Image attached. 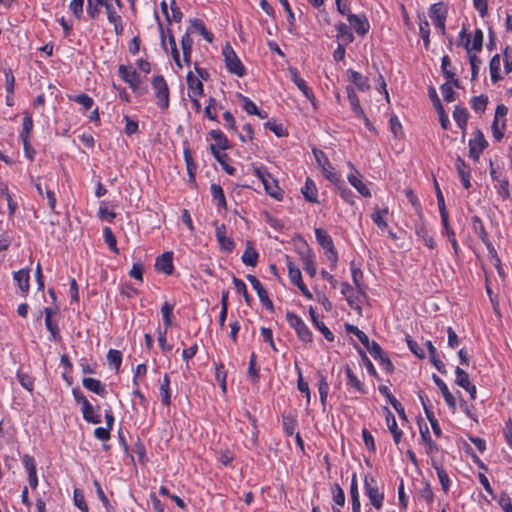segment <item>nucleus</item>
Here are the masks:
<instances>
[{
  "label": "nucleus",
  "instance_id": "obj_1",
  "mask_svg": "<svg viewBox=\"0 0 512 512\" xmlns=\"http://www.w3.org/2000/svg\"><path fill=\"white\" fill-rule=\"evenodd\" d=\"M223 57L226 68L230 73L235 74L238 77L245 75V67L229 43H227L223 48Z\"/></svg>",
  "mask_w": 512,
  "mask_h": 512
},
{
  "label": "nucleus",
  "instance_id": "obj_2",
  "mask_svg": "<svg viewBox=\"0 0 512 512\" xmlns=\"http://www.w3.org/2000/svg\"><path fill=\"white\" fill-rule=\"evenodd\" d=\"M152 87L155 92L157 104L162 110H167L169 107V88L163 76H155L151 81Z\"/></svg>",
  "mask_w": 512,
  "mask_h": 512
},
{
  "label": "nucleus",
  "instance_id": "obj_3",
  "mask_svg": "<svg viewBox=\"0 0 512 512\" xmlns=\"http://www.w3.org/2000/svg\"><path fill=\"white\" fill-rule=\"evenodd\" d=\"M286 320L289 325L295 329L298 337L302 341L308 343L312 342V333L300 317H298L293 312H287Z\"/></svg>",
  "mask_w": 512,
  "mask_h": 512
},
{
  "label": "nucleus",
  "instance_id": "obj_4",
  "mask_svg": "<svg viewBox=\"0 0 512 512\" xmlns=\"http://www.w3.org/2000/svg\"><path fill=\"white\" fill-rule=\"evenodd\" d=\"M313 154L318 165L322 168V172L326 179H328L331 183H338L340 181L339 175L334 171V168L330 164L328 158L325 153L319 149H313Z\"/></svg>",
  "mask_w": 512,
  "mask_h": 512
},
{
  "label": "nucleus",
  "instance_id": "obj_5",
  "mask_svg": "<svg viewBox=\"0 0 512 512\" xmlns=\"http://www.w3.org/2000/svg\"><path fill=\"white\" fill-rule=\"evenodd\" d=\"M365 493L373 507L379 510L382 507L384 494L379 492L377 481L373 477H365Z\"/></svg>",
  "mask_w": 512,
  "mask_h": 512
},
{
  "label": "nucleus",
  "instance_id": "obj_6",
  "mask_svg": "<svg viewBox=\"0 0 512 512\" xmlns=\"http://www.w3.org/2000/svg\"><path fill=\"white\" fill-rule=\"evenodd\" d=\"M488 142L486 141L483 133L477 130L475 137L469 141V157L474 161L479 160L481 152L487 147Z\"/></svg>",
  "mask_w": 512,
  "mask_h": 512
},
{
  "label": "nucleus",
  "instance_id": "obj_7",
  "mask_svg": "<svg viewBox=\"0 0 512 512\" xmlns=\"http://www.w3.org/2000/svg\"><path fill=\"white\" fill-rule=\"evenodd\" d=\"M247 280L250 282V284L252 285V287L254 288V290L256 291L258 297H259V300L260 302L268 309L270 310L271 312L274 311V305L272 303V301L269 299V296H268V292L266 291V289L262 286V284L260 283V281L254 276V275H251V274H248L246 276Z\"/></svg>",
  "mask_w": 512,
  "mask_h": 512
},
{
  "label": "nucleus",
  "instance_id": "obj_8",
  "mask_svg": "<svg viewBox=\"0 0 512 512\" xmlns=\"http://www.w3.org/2000/svg\"><path fill=\"white\" fill-rule=\"evenodd\" d=\"M347 18L357 34L364 36L368 33L370 25L365 15L348 14Z\"/></svg>",
  "mask_w": 512,
  "mask_h": 512
},
{
  "label": "nucleus",
  "instance_id": "obj_9",
  "mask_svg": "<svg viewBox=\"0 0 512 512\" xmlns=\"http://www.w3.org/2000/svg\"><path fill=\"white\" fill-rule=\"evenodd\" d=\"M173 253L172 252H164L162 255L157 257L155 262V268L157 271L164 272L167 275H171L173 273Z\"/></svg>",
  "mask_w": 512,
  "mask_h": 512
},
{
  "label": "nucleus",
  "instance_id": "obj_10",
  "mask_svg": "<svg viewBox=\"0 0 512 512\" xmlns=\"http://www.w3.org/2000/svg\"><path fill=\"white\" fill-rule=\"evenodd\" d=\"M289 73L291 76V80L302 91V93L305 95V97L309 100H312L313 99L312 91L306 85V82L300 77L298 70L294 67H289Z\"/></svg>",
  "mask_w": 512,
  "mask_h": 512
},
{
  "label": "nucleus",
  "instance_id": "obj_11",
  "mask_svg": "<svg viewBox=\"0 0 512 512\" xmlns=\"http://www.w3.org/2000/svg\"><path fill=\"white\" fill-rule=\"evenodd\" d=\"M433 381L435 384L439 387V389L442 392V395L445 399V402L447 405L454 411L456 409V399L455 397L450 393L447 385L444 383L442 379H440L436 374H433Z\"/></svg>",
  "mask_w": 512,
  "mask_h": 512
},
{
  "label": "nucleus",
  "instance_id": "obj_12",
  "mask_svg": "<svg viewBox=\"0 0 512 512\" xmlns=\"http://www.w3.org/2000/svg\"><path fill=\"white\" fill-rule=\"evenodd\" d=\"M456 170L461 178L462 184L466 189L471 187L470 183V168L461 157L456 159Z\"/></svg>",
  "mask_w": 512,
  "mask_h": 512
},
{
  "label": "nucleus",
  "instance_id": "obj_13",
  "mask_svg": "<svg viewBox=\"0 0 512 512\" xmlns=\"http://www.w3.org/2000/svg\"><path fill=\"white\" fill-rule=\"evenodd\" d=\"M119 76L130 85L131 88H136L139 84V76L135 70H129L125 65H120Z\"/></svg>",
  "mask_w": 512,
  "mask_h": 512
},
{
  "label": "nucleus",
  "instance_id": "obj_14",
  "mask_svg": "<svg viewBox=\"0 0 512 512\" xmlns=\"http://www.w3.org/2000/svg\"><path fill=\"white\" fill-rule=\"evenodd\" d=\"M187 85L189 93L193 96H202L203 95V83L202 81L196 77L191 71L187 74Z\"/></svg>",
  "mask_w": 512,
  "mask_h": 512
},
{
  "label": "nucleus",
  "instance_id": "obj_15",
  "mask_svg": "<svg viewBox=\"0 0 512 512\" xmlns=\"http://www.w3.org/2000/svg\"><path fill=\"white\" fill-rule=\"evenodd\" d=\"M82 385L89 391L104 397L106 394L105 386L97 379L83 378Z\"/></svg>",
  "mask_w": 512,
  "mask_h": 512
},
{
  "label": "nucleus",
  "instance_id": "obj_16",
  "mask_svg": "<svg viewBox=\"0 0 512 512\" xmlns=\"http://www.w3.org/2000/svg\"><path fill=\"white\" fill-rule=\"evenodd\" d=\"M210 150L225 172L229 175H233L235 173V168L227 163L229 159L228 155L226 153H220L219 150L216 149V145H210Z\"/></svg>",
  "mask_w": 512,
  "mask_h": 512
},
{
  "label": "nucleus",
  "instance_id": "obj_17",
  "mask_svg": "<svg viewBox=\"0 0 512 512\" xmlns=\"http://www.w3.org/2000/svg\"><path fill=\"white\" fill-rule=\"evenodd\" d=\"M385 410L387 426L393 435L394 442L398 444L402 436V431L398 428L396 419L391 411L388 408H385Z\"/></svg>",
  "mask_w": 512,
  "mask_h": 512
},
{
  "label": "nucleus",
  "instance_id": "obj_18",
  "mask_svg": "<svg viewBox=\"0 0 512 512\" xmlns=\"http://www.w3.org/2000/svg\"><path fill=\"white\" fill-rule=\"evenodd\" d=\"M347 73L349 74V80L353 82L359 90L368 91L370 89V84L367 77L351 69L348 70Z\"/></svg>",
  "mask_w": 512,
  "mask_h": 512
},
{
  "label": "nucleus",
  "instance_id": "obj_19",
  "mask_svg": "<svg viewBox=\"0 0 512 512\" xmlns=\"http://www.w3.org/2000/svg\"><path fill=\"white\" fill-rule=\"evenodd\" d=\"M447 13V7L442 2L435 3L431 5V7L429 8V16L435 22L440 20H446Z\"/></svg>",
  "mask_w": 512,
  "mask_h": 512
},
{
  "label": "nucleus",
  "instance_id": "obj_20",
  "mask_svg": "<svg viewBox=\"0 0 512 512\" xmlns=\"http://www.w3.org/2000/svg\"><path fill=\"white\" fill-rule=\"evenodd\" d=\"M346 91H347L349 103H350L351 108H352L353 112L355 113V115L357 117H364V111L360 106V101L354 91V88L351 86H347Z\"/></svg>",
  "mask_w": 512,
  "mask_h": 512
},
{
  "label": "nucleus",
  "instance_id": "obj_21",
  "mask_svg": "<svg viewBox=\"0 0 512 512\" xmlns=\"http://www.w3.org/2000/svg\"><path fill=\"white\" fill-rule=\"evenodd\" d=\"M14 280L17 282L18 287L20 290L24 293H27L29 291V270L28 269H21L14 273L13 275Z\"/></svg>",
  "mask_w": 512,
  "mask_h": 512
},
{
  "label": "nucleus",
  "instance_id": "obj_22",
  "mask_svg": "<svg viewBox=\"0 0 512 512\" xmlns=\"http://www.w3.org/2000/svg\"><path fill=\"white\" fill-rule=\"evenodd\" d=\"M211 138L215 141L212 145H216V149L227 150L230 148L227 137L222 133L221 130L214 129L210 131Z\"/></svg>",
  "mask_w": 512,
  "mask_h": 512
},
{
  "label": "nucleus",
  "instance_id": "obj_23",
  "mask_svg": "<svg viewBox=\"0 0 512 512\" xmlns=\"http://www.w3.org/2000/svg\"><path fill=\"white\" fill-rule=\"evenodd\" d=\"M242 261L245 265L255 267L258 263V253L252 247L251 242H247L246 249L242 255Z\"/></svg>",
  "mask_w": 512,
  "mask_h": 512
},
{
  "label": "nucleus",
  "instance_id": "obj_24",
  "mask_svg": "<svg viewBox=\"0 0 512 512\" xmlns=\"http://www.w3.org/2000/svg\"><path fill=\"white\" fill-rule=\"evenodd\" d=\"M301 191L307 201L312 203L318 202L317 188L315 183L310 178H307L305 186L301 189Z\"/></svg>",
  "mask_w": 512,
  "mask_h": 512
},
{
  "label": "nucleus",
  "instance_id": "obj_25",
  "mask_svg": "<svg viewBox=\"0 0 512 512\" xmlns=\"http://www.w3.org/2000/svg\"><path fill=\"white\" fill-rule=\"evenodd\" d=\"M83 418L93 424H98L101 422V417L99 414L95 413L93 406L89 401H85L82 406Z\"/></svg>",
  "mask_w": 512,
  "mask_h": 512
},
{
  "label": "nucleus",
  "instance_id": "obj_26",
  "mask_svg": "<svg viewBox=\"0 0 512 512\" xmlns=\"http://www.w3.org/2000/svg\"><path fill=\"white\" fill-rule=\"evenodd\" d=\"M418 19H419L420 35H421V37L423 39L425 48L428 49L429 48V44H430L429 22L427 21L426 16L424 14L418 15Z\"/></svg>",
  "mask_w": 512,
  "mask_h": 512
},
{
  "label": "nucleus",
  "instance_id": "obj_27",
  "mask_svg": "<svg viewBox=\"0 0 512 512\" xmlns=\"http://www.w3.org/2000/svg\"><path fill=\"white\" fill-rule=\"evenodd\" d=\"M337 38H339L343 44H350L354 41V36L350 28L345 23H338L336 25Z\"/></svg>",
  "mask_w": 512,
  "mask_h": 512
},
{
  "label": "nucleus",
  "instance_id": "obj_28",
  "mask_svg": "<svg viewBox=\"0 0 512 512\" xmlns=\"http://www.w3.org/2000/svg\"><path fill=\"white\" fill-rule=\"evenodd\" d=\"M473 224L475 231L478 235V237L487 245V247L490 249V251H494V249L491 247V243L489 242L488 234L484 228V225L479 217L474 216L473 217Z\"/></svg>",
  "mask_w": 512,
  "mask_h": 512
},
{
  "label": "nucleus",
  "instance_id": "obj_29",
  "mask_svg": "<svg viewBox=\"0 0 512 512\" xmlns=\"http://www.w3.org/2000/svg\"><path fill=\"white\" fill-rule=\"evenodd\" d=\"M315 236L318 241V243L325 249V250H331L333 248L334 244L332 241V238L330 235L321 228L315 229Z\"/></svg>",
  "mask_w": 512,
  "mask_h": 512
},
{
  "label": "nucleus",
  "instance_id": "obj_30",
  "mask_svg": "<svg viewBox=\"0 0 512 512\" xmlns=\"http://www.w3.org/2000/svg\"><path fill=\"white\" fill-rule=\"evenodd\" d=\"M468 111L464 107L456 106L453 111V118L457 125L464 130L468 121Z\"/></svg>",
  "mask_w": 512,
  "mask_h": 512
},
{
  "label": "nucleus",
  "instance_id": "obj_31",
  "mask_svg": "<svg viewBox=\"0 0 512 512\" xmlns=\"http://www.w3.org/2000/svg\"><path fill=\"white\" fill-rule=\"evenodd\" d=\"M348 181L362 196H371L369 188L360 180L358 176L351 174L348 176Z\"/></svg>",
  "mask_w": 512,
  "mask_h": 512
},
{
  "label": "nucleus",
  "instance_id": "obj_32",
  "mask_svg": "<svg viewBox=\"0 0 512 512\" xmlns=\"http://www.w3.org/2000/svg\"><path fill=\"white\" fill-rule=\"evenodd\" d=\"M500 65H501L500 56L498 54H496L491 58L490 63H489L491 80L493 83H496L502 79V77L499 74Z\"/></svg>",
  "mask_w": 512,
  "mask_h": 512
},
{
  "label": "nucleus",
  "instance_id": "obj_33",
  "mask_svg": "<svg viewBox=\"0 0 512 512\" xmlns=\"http://www.w3.org/2000/svg\"><path fill=\"white\" fill-rule=\"evenodd\" d=\"M211 194L213 200L216 202L217 206L220 208H226V199L223 192V189L218 184H211Z\"/></svg>",
  "mask_w": 512,
  "mask_h": 512
},
{
  "label": "nucleus",
  "instance_id": "obj_34",
  "mask_svg": "<svg viewBox=\"0 0 512 512\" xmlns=\"http://www.w3.org/2000/svg\"><path fill=\"white\" fill-rule=\"evenodd\" d=\"M426 345L429 351L430 360L433 363V365L440 373H445V365L440 359L437 358V350L432 344V342L427 341Z\"/></svg>",
  "mask_w": 512,
  "mask_h": 512
},
{
  "label": "nucleus",
  "instance_id": "obj_35",
  "mask_svg": "<svg viewBox=\"0 0 512 512\" xmlns=\"http://www.w3.org/2000/svg\"><path fill=\"white\" fill-rule=\"evenodd\" d=\"M170 378L168 374H165L163 377V381L160 385V394L162 398V403L166 406H169L171 404V398H170Z\"/></svg>",
  "mask_w": 512,
  "mask_h": 512
},
{
  "label": "nucleus",
  "instance_id": "obj_36",
  "mask_svg": "<svg viewBox=\"0 0 512 512\" xmlns=\"http://www.w3.org/2000/svg\"><path fill=\"white\" fill-rule=\"evenodd\" d=\"M191 24L192 27L205 38V40H207L210 43L213 41V34L206 29L201 19H193Z\"/></svg>",
  "mask_w": 512,
  "mask_h": 512
},
{
  "label": "nucleus",
  "instance_id": "obj_37",
  "mask_svg": "<svg viewBox=\"0 0 512 512\" xmlns=\"http://www.w3.org/2000/svg\"><path fill=\"white\" fill-rule=\"evenodd\" d=\"M388 213V209H378L376 208L374 212L371 215L372 220L374 223L380 228L385 229L387 228V222L384 220V215Z\"/></svg>",
  "mask_w": 512,
  "mask_h": 512
},
{
  "label": "nucleus",
  "instance_id": "obj_38",
  "mask_svg": "<svg viewBox=\"0 0 512 512\" xmlns=\"http://www.w3.org/2000/svg\"><path fill=\"white\" fill-rule=\"evenodd\" d=\"M345 329L348 333L354 334L364 346H367L369 344L368 336L363 331L358 329V327L346 323Z\"/></svg>",
  "mask_w": 512,
  "mask_h": 512
},
{
  "label": "nucleus",
  "instance_id": "obj_39",
  "mask_svg": "<svg viewBox=\"0 0 512 512\" xmlns=\"http://www.w3.org/2000/svg\"><path fill=\"white\" fill-rule=\"evenodd\" d=\"M107 361L110 365H113L116 371L119 370L122 362V353L119 350L110 349L107 354Z\"/></svg>",
  "mask_w": 512,
  "mask_h": 512
},
{
  "label": "nucleus",
  "instance_id": "obj_40",
  "mask_svg": "<svg viewBox=\"0 0 512 512\" xmlns=\"http://www.w3.org/2000/svg\"><path fill=\"white\" fill-rule=\"evenodd\" d=\"M456 384L462 388H467L471 383L469 381V375L462 368L457 367L455 370Z\"/></svg>",
  "mask_w": 512,
  "mask_h": 512
},
{
  "label": "nucleus",
  "instance_id": "obj_41",
  "mask_svg": "<svg viewBox=\"0 0 512 512\" xmlns=\"http://www.w3.org/2000/svg\"><path fill=\"white\" fill-rule=\"evenodd\" d=\"M103 235L105 242L107 243L109 248L115 253H118L116 237L113 234L112 230L109 227H105L103 230Z\"/></svg>",
  "mask_w": 512,
  "mask_h": 512
},
{
  "label": "nucleus",
  "instance_id": "obj_42",
  "mask_svg": "<svg viewBox=\"0 0 512 512\" xmlns=\"http://www.w3.org/2000/svg\"><path fill=\"white\" fill-rule=\"evenodd\" d=\"M303 268L311 277L316 275V266L310 251H308V254L303 257Z\"/></svg>",
  "mask_w": 512,
  "mask_h": 512
},
{
  "label": "nucleus",
  "instance_id": "obj_43",
  "mask_svg": "<svg viewBox=\"0 0 512 512\" xmlns=\"http://www.w3.org/2000/svg\"><path fill=\"white\" fill-rule=\"evenodd\" d=\"M233 283H234L236 291L243 295L245 302L249 305L251 302V297L247 292L245 283L235 276H233Z\"/></svg>",
  "mask_w": 512,
  "mask_h": 512
},
{
  "label": "nucleus",
  "instance_id": "obj_44",
  "mask_svg": "<svg viewBox=\"0 0 512 512\" xmlns=\"http://www.w3.org/2000/svg\"><path fill=\"white\" fill-rule=\"evenodd\" d=\"M488 98L484 95L475 96L471 100V107L476 112H483L486 108Z\"/></svg>",
  "mask_w": 512,
  "mask_h": 512
},
{
  "label": "nucleus",
  "instance_id": "obj_45",
  "mask_svg": "<svg viewBox=\"0 0 512 512\" xmlns=\"http://www.w3.org/2000/svg\"><path fill=\"white\" fill-rule=\"evenodd\" d=\"M346 374L348 378V383L352 387H354L357 391L364 393L363 385L361 381L354 375L353 371L349 366L346 367Z\"/></svg>",
  "mask_w": 512,
  "mask_h": 512
},
{
  "label": "nucleus",
  "instance_id": "obj_46",
  "mask_svg": "<svg viewBox=\"0 0 512 512\" xmlns=\"http://www.w3.org/2000/svg\"><path fill=\"white\" fill-rule=\"evenodd\" d=\"M238 97L243 102V109L247 112V114H249V115L258 114V108L254 102H252L248 97H246L242 94H238Z\"/></svg>",
  "mask_w": 512,
  "mask_h": 512
},
{
  "label": "nucleus",
  "instance_id": "obj_47",
  "mask_svg": "<svg viewBox=\"0 0 512 512\" xmlns=\"http://www.w3.org/2000/svg\"><path fill=\"white\" fill-rule=\"evenodd\" d=\"M416 233L419 237H421L424 241V244L429 248H434V240L432 236L429 235L427 229L424 226H419L416 229Z\"/></svg>",
  "mask_w": 512,
  "mask_h": 512
},
{
  "label": "nucleus",
  "instance_id": "obj_48",
  "mask_svg": "<svg viewBox=\"0 0 512 512\" xmlns=\"http://www.w3.org/2000/svg\"><path fill=\"white\" fill-rule=\"evenodd\" d=\"M184 158L187 166V171L191 179H194L196 164L193 161L192 154L190 149L186 148L184 150Z\"/></svg>",
  "mask_w": 512,
  "mask_h": 512
},
{
  "label": "nucleus",
  "instance_id": "obj_49",
  "mask_svg": "<svg viewBox=\"0 0 512 512\" xmlns=\"http://www.w3.org/2000/svg\"><path fill=\"white\" fill-rule=\"evenodd\" d=\"M74 504L82 511L88 512V505L86 504L84 494L81 490H74Z\"/></svg>",
  "mask_w": 512,
  "mask_h": 512
},
{
  "label": "nucleus",
  "instance_id": "obj_50",
  "mask_svg": "<svg viewBox=\"0 0 512 512\" xmlns=\"http://www.w3.org/2000/svg\"><path fill=\"white\" fill-rule=\"evenodd\" d=\"M33 128V120L30 114H25L23 119V128L20 134L21 138H29V134Z\"/></svg>",
  "mask_w": 512,
  "mask_h": 512
},
{
  "label": "nucleus",
  "instance_id": "obj_51",
  "mask_svg": "<svg viewBox=\"0 0 512 512\" xmlns=\"http://www.w3.org/2000/svg\"><path fill=\"white\" fill-rule=\"evenodd\" d=\"M483 45V32L481 29H476L473 36L472 45L470 50L481 51Z\"/></svg>",
  "mask_w": 512,
  "mask_h": 512
},
{
  "label": "nucleus",
  "instance_id": "obj_52",
  "mask_svg": "<svg viewBox=\"0 0 512 512\" xmlns=\"http://www.w3.org/2000/svg\"><path fill=\"white\" fill-rule=\"evenodd\" d=\"M441 92L444 100L447 102H453L456 99V93L454 92L452 85H450L448 82L441 86Z\"/></svg>",
  "mask_w": 512,
  "mask_h": 512
},
{
  "label": "nucleus",
  "instance_id": "obj_53",
  "mask_svg": "<svg viewBox=\"0 0 512 512\" xmlns=\"http://www.w3.org/2000/svg\"><path fill=\"white\" fill-rule=\"evenodd\" d=\"M72 100L82 105L86 110L93 106V99L86 94L75 95Z\"/></svg>",
  "mask_w": 512,
  "mask_h": 512
},
{
  "label": "nucleus",
  "instance_id": "obj_54",
  "mask_svg": "<svg viewBox=\"0 0 512 512\" xmlns=\"http://www.w3.org/2000/svg\"><path fill=\"white\" fill-rule=\"evenodd\" d=\"M45 325H46L47 330L51 333V338L54 341H59L61 339V336H60V330L58 328L57 323L51 319V320L45 321Z\"/></svg>",
  "mask_w": 512,
  "mask_h": 512
},
{
  "label": "nucleus",
  "instance_id": "obj_55",
  "mask_svg": "<svg viewBox=\"0 0 512 512\" xmlns=\"http://www.w3.org/2000/svg\"><path fill=\"white\" fill-rule=\"evenodd\" d=\"M406 341L412 353H414L420 359L425 357L424 350L418 346L416 341H414L410 336L406 337Z\"/></svg>",
  "mask_w": 512,
  "mask_h": 512
},
{
  "label": "nucleus",
  "instance_id": "obj_56",
  "mask_svg": "<svg viewBox=\"0 0 512 512\" xmlns=\"http://www.w3.org/2000/svg\"><path fill=\"white\" fill-rule=\"evenodd\" d=\"M426 416L431 424L434 434L437 437L441 436V429H440L439 423H438L437 419L435 418L434 413L430 410V408H426Z\"/></svg>",
  "mask_w": 512,
  "mask_h": 512
},
{
  "label": "nucleus",
  "instance_id": "obj_57",
  "mask_svg": "<svg viewBox=\"0 0 512 512\" xmlns=\"http://www.w3.org/2000/svg\"><path fill=\"white\" fill-rule=\"evenodd\" d=\"M265 190L272 197L279 199V194L277 193L278 186L276 185L275 180L270 176V179H266V182L263 183Z\"/></svg>",
  "mask_w": 512,
  "mask_h": 512
},
{
  "label": "nucleus",
  "instance_id": "obj_58",
  "mask_svg": "<svg viewBox=\"0 0 512 512\" xmlns=\"http://www.w3.org/2000/svg\"><path fill=\"white\" fill-rule=\"evenodd\" d=\"M436 470H437V476L439 478V481L441 483L443 491L448 492L449 483H450L448 474L442 467H436Z\"/></svg>",
  "mask_w": 512,
  "mask_h": 512
},
{
  "label": "nucleus",
  "instance_id": "obj_59",
  "mask_svg": "<svg viewBox=\"0 0 512 512\" xmlns=\"http://www.w3.org/2000/svg\"><path fill=\"white\" fill-rule=\"evenodd\" d=\"M17 378H18V381L20 382V384L25 389H27L28 391H32L33 390L34 381H33V379L29 375H26V374H24L22 372H18L17 373Z\"/></svg>",
  "mask_w": 512,
  "mask_h": 512
},
{
  "label": "nucleus",
  "instance_id": "obj_60",
  "mask_svg": "<svg viewBox=\"0 0 512 512\" xmlns=\"http://www.w3.org/2000/svg\"><path fill=\"white\" fill-rule=\"evenodd\" d=\"M172 310H173V306L170 305L168 302H165L163 304V306L161 307L163 321H164L166 327H169L172 324V322H171Z\"/></svg>",
  "mask_w": 512,
  "mask_h": 512
},
{
  "label": "nucleus",
  "instance_id": "obj_61",
  "mask_svg": "<svg viewBox=\"0 0 512 512\" xmlns=\"http://www.w3.org/2000/svg\"><path fill=\"white\" fill-rule=\"evenodd\" d=\"M69 7L76 18L80 19L83 15L84 0H72Z\"/></svg>",
  "mask_w": 512,
  "mask_h": 512
},
{
  "label": "nucleus",
  "instance_id": "obj_62",
  "mask_svg": "<svg viewBox=\"0 0 512 512\" xmlns=\"http://www.w3.org/2000/svg\"><path fill=\"white\" fill-rule=\"evenodd\" d=\"M315 327L324 335L325 339L329 342L334 340L333 333L328 329V327L320 320H315Z\"/></svg>",
  "mask_w": 512,
  "mask_h": 512
},
{
  "label": "nucleus",
  "instance_id": "obj_63",
  "mask_svg": "<svg viewBox=\"0 0 512 512\" xmlns=\"http://www.w3.org/2000/svg\"><path fill=\"white\" fill-rule=\"evenodd\" d=\"M365 347L375 360H377L378 357H380L384 353L381 346L375 341H369V344Z\"/></svg>",
  "mask_w": 512,
  "mask_h": 512
},
{
  "label": "nucleus",
  "instance_id": "obj_64",
  "mask_svg": "<svg viewBox=\"0 0 512 512\" xmlns=\"http://www.w3.org/2000/svg\"><path fill=\"white\" fill-rule=\"evenodd\" d=\"M99 217L102 220H108L109 222L113 221L116 217V213L113 211H110L104 203H102L99 207Z\"/></svg>",
  "mask_w": 512,
  "mask_h": 512
}]
</instances>
